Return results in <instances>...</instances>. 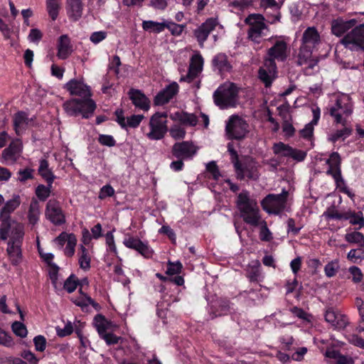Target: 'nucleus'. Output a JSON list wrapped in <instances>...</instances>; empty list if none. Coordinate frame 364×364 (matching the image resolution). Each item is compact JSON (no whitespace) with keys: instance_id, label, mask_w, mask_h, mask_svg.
<instances>
[{"instance_id":"1","label":"nucleus","mask_w":364,"mask_h":364,"mask_svg":"<svg viewBox=\"0 0 364 364\" xmlns=\"http://www.w3.org/2000/svg\"><path fill=\"white\" fill-rule=\"evenodd\" d=\"M63 87L70 95L81 97L71 98L63 103V108L67 114L70 117H77L81 114L84 119L90 118L96 109L97 105L91 98L92 93L90 87L83 81L73 78L65 84Z\"/></svg>"},{"instance_id":"2","label":"nucleus","mask_w":364,"mask_h":364,"mask_svg":"<svg viewBox=\"0 0 364 364\" xmlns=\"http://www.w3.org/2000/svg\"><path fill=\"white\" fill-rule=\"evenodd\" d=\"M237 206L244 222L250 225L257 227L261 223L262 217L259 208L254 200L250 198L247 191H242L237 198Z\"/></svg>"},{"instance_id":"3","label":"nucleus","mask_w":364,"mask_h":364,"mask_svg":"<svg viewBox=\"0 0 364 364\" xmlns=\"http://www.w3.org/2000/svg\"><path fill=\"white\" fill-rule=\"evenodd\" d=\"M21 198L19 195H14L11 199L7 200L4 205L0 209V239L6 240L9 236L10 230L15 227L16 224H21L13 220L11 214L21 204Z\"/></svg>"},{"instance_id":"4","label":"nucleus","mask_w":364,"mask_h":364,"mask_svg":"<svg viewBox=\"0 0 364 364\" xmlns=\"http://www.w3.org/2000/svg\"><path fill=\"white\" fill-rule=\"evenodd\" d=\"M229 154L233 164L237 178L244 180L246 178L251 180L258 178V171L255 163L250 158L239 156L237 151L229 146Z\"/></svg>"},{"instance_id":"5","label":"nucleus","mask_w":364,"mask_h":364,"mask_svg":"<svg viewBox=\"0 0 364 364\" xmlns=\"http://www.w3.org/2000/svg\"><path fill=\"white\" fill-rule=\"evenodd\" d=\"M24 235L23 226L22 224H16L10 230V239L7 242L6 252L11 260V264L17 266L22 259L21 245Z\"/></svg>"},{"instance_id":"6","label":"nucleus","mask_w":364,"mask_h":364,"mask_svg":"<svg viewBox=\"0 0 364 364\" xmlns=\"http://www.w3.org/2000/svg\"><path fill=\"white\" fill-rule=\"evenodd\" d=\"M166 112H157L154 113L149 120L150 132L147 134V137L151 140L162 139L168 131L167 126Z\"/></svg>"},{"instance_id":"7","label":"nucleus","mask_w":364,"mask_h":364,"mask_svg":"<svg viewBox=\"0 0 364 364\" xmlns=\"http://www.w3.org/2000/svg\"><path fill=\"white\" fill-rule=\"evenodd\" d=\"M288 195L285 189L280 194H268L261 201V205L267 213L279 215L286 208Z\"/></svg>"},{"instance_id":"8","label":"nucleus","mask_w":364,"mask_h":364,"mask_svg":"<svg viewBox=\"0 0 364 364\" xmlns=\"http://www.w3.org/2000/svg\"><path fill=\"white\" fill-rule=\"evenodd\" d=\"M353 112V105L348 96H343L337 99L334 106L330 108V114L335 118L337 124L343 126L347 124L346 117L350 116Z\"/></svg>"},{"instance_id":"9","label":"nucleus","mask_w":364,"mask_h":364,"mask_svg":"<svg viewBox=\"0 0 364 364\" xmlns=\"http://www.w3.org/2000/svg\"><path fill=\"white\" fill-rule=\"evenodd\" d=\"M341 43L350 50H364V23L348 32L341 40Z\"/></svg>"},{"instance_id":"10","label":"nucleus","mask_w":364,"mask_h":364,"mask_svg":"<svg viewBox=\"0 0 364 364\" xmlns=\"http://www.w3.org/2000/svg\"><path fill=\"white\" fill-rule=\"evenodd\" d=\"M264 21V18L261 14H250L245 18V23L250 26L247 31L248 38L252 41L259 43L262 31L267 28Z\"/></svg>"},{"instance_id":"11","label":"nucleus","mask_w":364,"mask_h":364,"mask_svg":"<svg viewBox=\"0 0 364 364\" xmlns=\"http://www.w3.org/2000/svg\"><path fill=\"white\" fill-rule=\"evenodd\" d=\"M45 214L46 218L55 225H61L66 221L60 203L55 199H50L48 201Z\"/></svg>"},{"instance_id":"12","label":"nucleus","mask_w":364,"mask_h":364,"mask_svg":"<svg viewBox=\"0 0 364 364\" xmlns=\"http://www.w3.org/2000/svg\"><path fill=\"white\" fill-rule=\"evenodd\" d=\"M326 164L328 165V169L326 174L331 176L336 184V186L340 188L341 186L345 185V181L341 175V158L338 152H333L329 159L326 160Z\"/></svg>"},{"instance_id":"13","label":"nucleus","mask_w":364,"mask_h":364,"mask_svg":"<svg viewBox=\"0 0 364 364\" xmlns=\"http://www.w3.org/2000/svg\"><path fill=\"white\" fill-rule=\"evenodd\" d=\"M197 149L189 141H183L181 142H176L171 148V158L182 159L184 160L192 159L196 154Z\"/></svg>"},{"instance_id":"14","label":"nucleus","mask_w":364,"mask_h":364,"mask_svg":"<svg viewBox=\"0 0 364 364\" xmlns=\"http://www.w3.org/2000/svg\"><path fill=\"white\" fill-rule=\"evenodd\" d=\"M248 124L239 114H232L229 118V137L242 139L248 132Z\"/></svg>"},{"instance_id":"15","label":"nucleus","mask_w":364,"mask_h":364,"mask_svg":"<svg viewBox=\"0 0 364 364\" xmlns=\"http://www.w3.org/2000/svg\"><path fill=\"white\" fill-rule=\"evenodd\" d=\"M123 244L126 247L134 250L146 259L151 258L154 255V250L148 243L144 242L137 237L129 236L124 238Z\"/></svg>"},{"instance_id":"16","label":"nucleus","mask_w":364,"mask_h":364,"mask_svg":"<svg viewBox=\"0 0 364 364\" xmlns=\"http://www.w3.org/2000/svg\"><path fill=\"white\" fill-rule=\"evenodd\" d=\"M179 86L176 82H173L159 91L154 99L156 106H161L169 102L178 92Z\"/></svg>"},{"instance_id":"17","label":"nucleus","mask_w":364,"mask_h":364,"mask_svg":"<svg viewBox=\"0 0 364 364\" xmlns=\"http://www.w3.org/2000/svg\"><path fill=\"white\" fill-rule=\"evenodd\" d=\"M289 53L288 43L284 39H277L274 45L267 50V55L280 62H284Z\"/></svg>"},{"instance_id":"18","label":"nucleus","mask_w":364,"mask_h":364,"mask_svg":"<svg viewBox=\"0 0 364 364\" xmlns=\"http://www.w3.org/2000/svg\"><path fill=\"white\" fill-rule=\"evenodd\" d=\"M128 95L136 108L144 112H147L150 109L151 102L141 90L132 88Z\"/></svg>"},{"instance_id":"19","label":"nucleus","mask_w":364,"mask_h":364,"mask_svg":"<svg viewBox=\"0 0 364 364\" xmlns=\"http://www.w3.org/2000/svg\"><path fill=\"white\" fill-rule=\"evenodd\" d=\"M216 25V20L210 18L207 19L194 31V36L201 47L203 46L204 42L207 40L210 33L215 29Z\"/></svg>"},{"instance_id":"20","label":"nucleus","mask_w":364,"mask_h":364,"mask_svg":"<svg viewBox=\"0 0 364 364\" xmlns=\"http://www.w3.org/2000/svg\"><path fill=\"white\" fill-rule=\"evenodd\" d=\"M324 317L326 321L336 328H344L348 324L347 317L332 308L326 311Z\"/></svg>"},{"instance_id":"21","label":"nucleus","mask_w":364,"mask_h":364,"mask_svg":"<svg viewBox=\"0 0 364 364\" xmlns=\"http://www.w3.org/2000/svg\"><path fill=\"white\" fill-rule=\"evenodd\" d=\"M320 43V36L314 27L307 28L301 38V46L314 50Z\"/></svg>"},{"instance_id":"22","label":"nucleus","mask_w":364,"mask_h":364,"mask_svg":"<svg viewBox=\"0 0 364 364\" xmlns=\"http://www.w3.org/2000/svg\"><path fill=\"white\" fill-rule=\"evenodd\" d=\"M169 117L171 120L178 122L181 125L186 127H195L198 122V117L195 114L185 111H177L171 114Z\"/></svg>"},{"instance_id":"23","label":"nucleus","mask_w":364,"mask_h":364,"mask_svg":"<svg viewBox=\"0 0 364 364\" xmlns=\"http://www.w3.org/2000/svg\"><path fill=\"white\" fill-rule=\"evenodd\" d=\"M65 9L69 19L74 22L77 21L82 16L83 4L82 0H67Z\"/></svg>"},{"instance_id":"24","label":"nucleus","mask_w":364,"mask_h":364,"mask_svg":"<svg viewBox=\"0 0 364 364\" xmlns=\"http://www.w3.org/2000/svg\"><path fill=\"white\" fill-rule=\"evenodd\" d=\"M28 114L24 111H18L13 116V126L17 136H21L28 128Z\"/></svg>"},{"instance_id":"25","label":"nucleus","mask_w":364,"mask_h":364,"mask_svg":"<svg viewBox=\"0 0 364 364\" xmlns=\"http://www.w3.org/2000/svg\"><path fill=\"white\" fill-rule=\"evenodd\" d=\"M57 56L59 59L65 60L72 53L70 39L68 35H62L58 40Z\"/></svg>"},{"instance_id":"26","label":"nucleus","mask_w":364,"mask_h":364,"mask_svg":"<svg viewBox=\"0 0 364 364\" xmlns=\"http://www.w3.org/2000/svg\"><path fill=\"white\" fill-rule=\"evenodd\" d=\"M38 173L46 182L48 186H51L56 178L52 170L49 168L48 160L42 159L39 161Z\"/></svg>"},{"instance_id":"27","label":"nucleus","mask_w":364,"mask_h":364,"mask_svg":"<svg viewBox=\"0 0 364 364\" xmlns=\"http://www.w3.org/2000/svg\"><path fill=\"white\" fill-rule=\"evenodd\" d=\"M213 100L215 105L220 109L228 108V85L227 82L220 85L213 93Z\"/></svg>"},{"instance_id":"28","label":"nucleus","mask_w":364,"mask_h":364,"mask_svg":"<svg viewBox=\"0 0 364 364\" xmlns=\"http://www.w3.org/2000/svg\"><path fill=\"white\" fill-rule=\"evenodd\" d=\"M356 23L355 19L349 21H343V19H337L333 21L331 31L332 33L337 36H342L346 31L354 26Z\"/></svg>"},{"instance_id":"29","label":"nucleus","mask_w":364,"mask_h":364,"mask_svg":"<svg viewBox=\"0 0 364 364\" xmlns=\"http://www.w3.org/2000/svg\"><path fill=\"white\" fill-rule=\"evenodd\" d=\"M244 92L242 88L237 87L235 83L229 82L228 105L229 107H235L240 104V93Z\"/></svg>"},{"instance_id":"30","label":"nucleus","mask_w":364,"mask_h":364,"mask_svg":"<svg viewBox=\"0 0 364 364\" xmlns=\"http://www.w3.org/2000/svg\"><path fill=\"white\" fill-rule=\"evenodd\" d=\"M214 70H218V74L223 75L228 71V56L223 53L216 55L213 60Z\"/></svg>"},{"instance_id":"31","label":"nucleus","mask_w":364,"mask_h":364,"mask_svg":"<svg viewBox=\"0 0 364 364\" xmlns=\"http://www.w3.org/2000/svg\"><path fill=\"white\" fill-rule=\"evenodd\" d=\"M79 250V266L82 270L87 272L91 267V257L89 255L88 250L83 245H81Z\"/></svg>"},{"instance_id":"32","label":"nucleus","mask_w":364,"mask_h":364,"mask_svg":"<svg viewBox=\"0 0 364 364\" xmlns=\"http://www.w3.org/2000/svg\"><path fill=\"white\" fill-rule=\"evenodd\" d=\"M46 11L52 21H55L61 8V0H46Z\"/></svg>"},{"instance_id":"33","label":"nucleus","mask_w":364,"mask_h":364,"mask_svg":"<svg viewBox=\"0 0 364 364\" xmlns=\"http://www.w3.org/2000/svg\"><path fill=\"white\" fill-rule=\"evenodd\" d=\"M141 26L145 31L154 33H161L164 31L165 26H166L165 21L159 23L154 21H144Z\"/></svg>"},{"instance_id":"34","label":"nucleus","mask_w":364,"mask_h":364,"mask_svg":"<svg viewBox=\"0 0 364 364\" xmlns=\"http://www.w3.org/2000/svg\"><path fill=\"white\" fill-rule=\"evenodd\" d=\"M94 323L100 336L107 332L110 321H109L104 315L99 314L94 317Z\"/></svg>"},{"instance_id":"35","label":"nucleus","mask_w":364,"mask_h":364,"mask_svg":"<svg viewBox=\"0 0 364 364\" xmlns=\"http://www.w3.org/2000/svg\"><path fill=\"white\" fill-rule=\"evenodd\" d=\"M312 53L313 50L301 46L297 55L296 65L301 66L307 64V62L312 58Z\"/></svg>"},{"instance_id":"36","label":"nucleus","mask_w":364,"mask_h":364,"mask_svg":"<svg viewBox=\"0 0 364 364\" xmlns=\"http://www.w3.org/2000/svg\"><path fill=\"white\" fill-rule=\"evenodd\" d=\"M19 145L15 143H11L9 146L2 151V157L5 160H11L15 161L16 160V155L19 152Z\"/></svg>"},{"instance_id":"37","label":"nucleus","mask_w":364,"mask_h":364,"mask_svg":"<svg viewBox=\"0 0 364 364\" xmlns=\"http://www.w3.org/2000/svg\"><path fill=\"white\" fill-rule=\"evenodd\" d=\"M205 173L208 178L218 181L221 176L219 168L215 161H210L206 164Z\"/></svg>"},{"instance_id":"38","label":"nucleus","mask_w":364,"mask_h":364,"mask_svg":"<svg viewBox=\"0 0 364 364\" xmlns=\"http://www.w3.org/2000/svg\"><path fill=\"white\" fill-rule=\"evenodd\" d=\"M344 127H345L343 129L337 130L334 133L329 135L328 140L333 143H335L339 139L344 140L346 138L350 136L353 132V129L346 127V125Z\"/></svg>"},{"instance_id":"39","label":"nucleus","mask_w":364,"mask_h":364,"mask_svg":"<svg viewBox=\"0 0 364 364\" xmlns=\"http://www.w3.org/2000/svg\"><path fill=\"white\" fill-rule=\"evenodd\" d=\"M53 188V185L51 186H45L43 184H39L37 186L35 190V193L41 201H46L47 198L50 196L51 190Z\"/></svg>"},{"instance_id":"40","label":"nucleus","mask_w":364,"mask_h":364,"mask_svg":"<svg viewBox=\"0 0 364 364\" xmlns=\"http://www.w3.org/2000/svg\"><path fill=\"white\" fill-rule=\"evenodd\" d=\"M183 265L180 261L173 262L168 260L166 264V274L169 277L173 275L180 276L179 274L181 273Z\"/></svg>"},{"instance_id":"41","label":"nucleus","mask_w":364,"mask_h":364,"mask_svg":"<svg viewBox=\"0 0 364 364\" xmlns=\"http://www.w3.org/2000/svg\"><path fill=\"white\" fill-rule=\"evenodd\" d=\"M79 285L78 278L74 274H71L64 282L63 289L69 294L74 292Z\"/></svg>"},{"instance_id":"42","label":"nucleus","mask_w":364,"mask_h":364,"mask_svg":"<svg viewBox=\"0 0 364 364\" xmlns=\"http://www.w3.org/2000/svg\"><path fill=\"white\" fill-rule=\"evenodd\" d=\"M347 242L357 244L360 247H364V235L360 232H352L345 235Z\"/></svg>"},{"instance_id":"43","label":"nucleus","mask_w":364,"mask_h":364,"mask_svg":"<svg viewBox=\"0 0 364 364\" xmlns=\"http://www.w3.org/2000/svg\"><path fill=\"white\" fill-rule=\"evenodd\" d=\"M291 146L283 142L276 143L273 145V152L276 155H280L284 157H289Z\"/></svg>"},{"instance_id":"44","label":"nucleus","mask_w":364,"mask_h":364,"mask_svg":"<svg viewBox=\"0 0 364 364\" xmlns=\"http://www.w3.org/2000/svg\"><path fill=\"white\" fill-rule=\"evenodd\" d=\"M165 28L168 29L172 36H179L182 34L184 28H186V24H178L171 21H165Z\"/></svg>"},{"instance_id":"45","label":"nucleus","mask_w":364,"mask_h":364,"mask_svg":"<svg viewBox=\"0 0 364 364\" xmlns=\"http://www.w3.org/2000/svg\"><path fill=\"white\" fill-rule=\"evenodd\" d=\"M260 264L250 266L247 269V277L252 282H257L261 280Z\"/></svg>"},{"instance_id":"46","label":"nucleus","mask_w":364,"mask_h":364,"mask_svg":"<svg viewBox=\"0 0 364 364\" xmlns=\"http://www.w3.org/2000/svg\"><path fill=\"white\" fill-rule=\"evenodd\" d=\"M328 219L348 220L350 217L347 212L340 213L334 207H331L324 213Z\"/></svg>"},{"instance_id":"47","label":"nucleus","mask_w":364,"mask_h":364,"mask_svg":"<svg viewBox=\"0 0 364 364\" xmlns=\"http://www.w3.org/2000/svg\"><path fill=\"white\" fill-rule=\"evenodd\" d=\"M258 73L259 78L267 87L272 85V82L276 76V74H271L266 69L262 68L259 69Z\"/></svg>"},{"instance_id":"48","label":"nucleus","mask_w":364,"mask_h":364,"mask_svg":"<svg viewBox=\"0 0 364 364\" xmlns=\"http://www.w3.org/2000/svg\"><path fill=\"white\" fill-rule=\"evenodd\" d=\"M77 244L76 236L71 233L69 240L67 242L65 248L64 250V254L68 257H71L74 255L75 252V246Z\"/></svg>"},{"instance_id":"49","label":"nucleus","mask_w":364,"mask_h":364,"mask_svg":"<svg viewBox=\"0 0 364 364\" xmlns=\"http://www.w3.org/2000/svg\"><path fill=\"white\" fill-rule=\"evenodd\" d=\"M156 277L163 282H170L176 284L177 286H182L184 284V279L182 276L175 277H166L161 273H156Z\"/></svg>"},{"instance_id":"50","label":"nucleus","mask_w":364,"mask_h":364,"mask_svg":"<svg viewBox=\"0 0 364 364\" xmlns=\"http://www.w3.org/2000/svg\"><path fill=\"white\" fill-rule=\"evenodd\" d=\"M203 58L200 54H196L192 56L189 68L194 71L201 73L203 70Z\"/></svg>"},{"instance_id":"51","label":"nucleus","mask_w":364,"mask_h":364,"mask_svg":"<svg viewBox=\"0 0 364 364\" xmlns=\"http://www.w3.org/2000/svg\"><path fill=\"white\" fill-rule=\"evenodd\" d=\"M260 231H259V239L262 241L269 242L273 239L272 234L269 230L267 223L264 220L261 221L259 223Z\"/></svg>"},{"instance_id":"52","label":"nucleus","mask_w":364,"mask_h":364,"mask_svg":"<svg viewBox=\"0 0 364 364\" xmlns=\"http://www.w3.org/2000/svg\"><path fill=\"white\" fill-rule=\"evenodd\" d=\"M11 328L13 332L20 338H25L27 336L28 331L26 326L20 322L15 321L12 323Z\"/></svg>"},{"instance_id":"53","label":"nucleus","mask_w":364,"mask_h":364,"mask_svg":"<svg viewBox=\"0 0 364 364\" xmlns=\"http://www.w3.org/2000/svg\"><path fill=\"white\" fill-rule=\"evenodd\" d=\"M144 118L143 114H132L127 118L126 129L136 128L139 126L140 123Z\"/></svg>"},{"instance_id":"54","label":"nucleus","mask_w":364,"mask_h":364,"mask_svg":"<svg viewBox=\"0 0 364 364\" xmlns=\"http://www.w3.org/2000/svg\"><path fill=\"white\" fill-rule=\"evenodd\" d=\"M115 191L110 184H106L100 188L98 198L100 200H105L107 197H112L114 196Z\"/></svg>"},{"instance_id":"55","label":"nucleus","mask_w":364,"mask_h":364,"mask_svg":"<svg viewBox=\"0 0 364 364\" xmlns=\"http://www.w3.org/2000/svg\"><path fill=\"white\" fill-rule=\"evenodd\" d=\"M97 141L101 145L108 147H113L117 144V141L113 136L109 134H99Z\"/></svg>"},{"instance_id":"56","label":"nucleus","mask_w":364,"mask_h":364,"mask_svg":"<svg viewBox=\"0 0 364 364\" xmlns=\"http://www.w3.org/2000/svg\"><path fill=\"white\" fill-rule=\"evenodd\" d=\"M33 172L34 170L31 168H26L24 169H20L18 174V181L21 183H25L26 181L29 179L33 178Z\"/></svg>"},{"instance_id":"57","label":"nucleus","mask_w":364,"mask_h":364,"mask_svg":"<svg viewBox=\"0 0 364 364\" xmlns=\"http://www.w3.org/2000/svg\"><path fill=\"white\" fill-rule=\"evenodd\" d=\"M169 133L171 137L178 140L184 139L186 132L184 128L175 124L169 129Z\"/></svg>"},{"instance_id":"58","label":"nucleus","mask_w":364,"mask_h":364,"mask_svg":"<svg viewBox=\"0 0 364 364\" xmlns=\"http://www.w3.org/2000/svg\"><path fill=\"white\" fill-rule=\"evenodd\" d=\"M339 269L338 261H331L328 262L324 267V272L328 277H332L336 275Z\"/></svg>"},{"instance_id":"59","label":"nucleus","mask_w":364,"mask_h":364,"mask_svg":"<svg viewBox=\"0 0 364 364\" xmlns=\"http://www.w3.org/2000/svg\"><path fill=\"white\" fill-rule=\"evenodd\" d=\"M0 345L11 347L14 345L11 336L0 328Z\"/></svg>"},{"instance_id":"60","label":"nucleus","mask_w":364,"mask_h":364,"mask_svg":"<svg viewBox=\"0 0 364 364\" xmlns=\"http://www.w3.org/2000/svg\"><path fill=\"white\" fill-rule=\"evenodd\" d=\"M48 267L50 268L48 271L50 279L54 287H56L60 267L55 263L50 264Z\"/></svg>"},{"instance_id":"61","label":"nucleus","mask_w":364,"mask_h":364,"mask_svg":"<svg viewBox=\"0 0 364 364\" xmlns=\"http://www.w3.org/2000/svg\"><path fill=\"white\" fill-rule=\"evenodd\" d=\"M355 304L358 309L359 316L360 317V323L363 326H360V331H364V301L360 297H356L355 299Z\"/></svg>"},{"instance_id":"62","label":"nucleus","mask_w":364,"mask_h":364,"mask_svg":"<svg viewBox=\"0 0 364 364\" xmlns=\"http://www.w3.org/2000/svg\"><path fill=\"white\" fill-rule=\"evenodd\" d=\"M33 343L36 350L43 352L46 350L47 341L45 336L42 335L35 336L33 338Z\"/></svg>"},{"instance_id":"63","label":"nucleus","mask_w":364,"mask_h":364,"mask_svg":"<svg viewBox=\"0 0 364 364\" xmlns=\"http://www.w3.org/2000/svg\"><path fill=\"white\" fill-rule=\"evenodd\" d=\"M275 60H277L267 55L264 59V67L262 68L266 69L271 74H276L277 68Z\"/></svg>"},{"instance_id":"64","label":"nucleus","mask_w":364,"mask_h":364,"mask_svg":"<svg viewBox=\"0 0 364 364\" xmlns=\"http://www.w3.org/2000/svg\"><path fill=\"white\" fill-rule=\"evenodd\" d=\"M102 339H103L107 345L111 346L114 345L119 343V341L121 339L120 336H117L113 333H107L105 332L102 335L100 336Z\"/></svg>"}]
</instances>
